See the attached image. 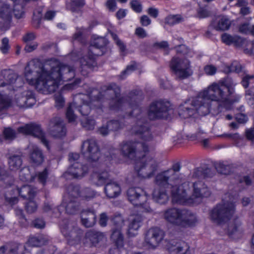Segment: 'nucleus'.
<instances>
[{"label": "nucleus", "instance_id": "f257e3e1", "mask_svg": "<svg viewBox=\"0 0 254 254\" xmlns=\"http://www.w3.org/2000/svg\"><path fill=\"white\" fill-rule=\"evenodd\" d=\"M180 169V166L176 164L173 168L157 175V187L152 193L155 201L161 204L166 202L169 197V192L174 202L185 205L197 204L200 198L210 195L209 189L203 182L186 181L179 175Z\"/></svg>", "mask_w": 254, "mask_h": 254}, {"label": "nucleus", "instance_id": "f03ea898", "mask_svg": "<svg viewBox=\"0 0 254 254\" xmlns=\"http://www.w3.org/2000/svg\"><path fill=\"white\" fill-rule=\"evenodd\" d=\"M235 84L230 78H226L218 83H213L200 91L197 96L189 99L180 106L179 115L187 118L196 113L201 116L209 114L212 109V102H215L219 106L229 110L231 105L238 102L241 97L237 95L233 98V87Z\"/></svg>", "mask_w": 254, "mask_h": 254}, {"label": "nucleus", "instance_id": "7ed1b4c3", "mask_svg": "<svg viewBox=\"0 0 254 254\" xmlns=\"http://www.w3.org/2000/svg\"><path fill=\"white\" fill-rule=\"evenodd\" d=\"M74 76L73 68L61 65L55 60L47 61L44 65L38 61H31L25 67L24 71L26 82L44 94L54 92L62 80H68Z\"/></svg>", "mask_w": 254, "mask_h": 254}, {"label": "nucleus", "instance_id": "20e7f679", "mask_svg": "<svg viewBox=\"0 0 254 254\" xmlns=\"http://www.w3.org/2000/svg\"><path fill=\"white\" fill-rule=\"evenodd\" d=\"M131 132L138 134L141 139L140 143L132 141L124 142L120 145V150L123 155L129 159H133L137 155L135 148L137 145L140 144L144 152L148 151L147 142L151 141L152 135L148 129V125L144 119L138 118L135 125L131 129Z\"/></svg>", "mask_w": 254, "mask_h": 254}, {"label": "nucleus", "instance_id": "39448f33", "mask_svg": "<svg viewBox=\"0 0 254 254\" xmlns=\"http://www.w3.org/2000/svg\"><path fill=\"white\" fill-rule=\"evenodd\" d=\"M163 217L168 223L182 227L193 226L198 222L195 214L187 209L169 208L164 211Z\"/></svg>", "mask_w": 254, "mask_h": 254}, {"label": "nucleus", "instance_id": "423d86ee", "mask_svg": "<svg viewBox=\"0 0 254 254\" xmlns=\"http://www.w3.org/2000/svg\"><path fill=\"white\" fill-rule=\"evenodd\" d=\"M97 93V90H93L89 95H79L76 96L75 101L69 105L66 112V116L68 121L71 122L75 120L76 116L73 111V109L75 108H77L83 116L88 114L91 107L88 104L86 103V100L87 99L92 98L91 104L94 106L98 105L99 100L101 99V97H96Z\"/></svg>", "mask_w": 254, "mask_h": 254}, {"label": "nucleus", "instance_id": "0eeeda50", "mask_svg": "<svg viewBox=\"0 0 254 254\" xmlns=\"http://www.w3.org/2000/svg\"><path fill=\"white\" fill-rule=\"evenodd\" d=\"M234 198L226 194L222 203L218 204L210 212V217L214 223L221 224L232 216L235 211Z\"/></svg>", "mask_w": 254, "mask_h": 254}, {"label": "nucleus", "instance_id": "6e6552de", "mask_svg": "<svg viewBox=\"0 0 254 254\" xmlns=\"http://www.w3.org/2000/svg\"><path fill=\"white\" fill-rule=\"evenodd\" d=\"M92 181L97 185L106 184L105 192L107 196L110 198L116 197L120 194V186L110 179V175L107 171H103L101 169L99 172L94 173L92 177Z\"/></svg>", "mask_w": 254, "mask_h": 254}, {"label": "nucleus", "instance_id": "1a4fd4ad", "mask_svg": "<svg viewBox=\"0 0 254 254\" xmlns=\"http://www.w3.org/2000/svg\"><path fill=\"white\" fill-rule=\"evenodd\" d=\"M12 12L18 19L22 18L24 15L23 6L21 5H15L13 9L7 2L0 1V22L3 24L0 27L2 30H6L9 28Z\"/></svg>", "mask_w": 254, "mask_h": 254}, {"label": "nucleus", "instance_id": "9d476101", "mask_svg": "<svg viewBox=\"0 0 254 254\" xmlns=\"http://www.w3.org/2000/svg\"><path fill=\"white\" fill-rule=\"evenodd\" d=\"M157 162L154 158L148 155H144L137 161L135 170L138 175L142 178H149L152 176L156 170Z\"/></svg>", "mask_w": 254, "mask_h": 254}, {"label": "nucleus", "instance_id": "9b49d317", "mask_svg": "<svg viewBox=\"0 0 254 254\" xmlns=\"http://www.w3.org/2000/svg\"><path fill=\"white\" fill-rule=\"evenodd\" d=\"M81 152L90 165L98 167L100 157L99 148L95 140L88 139L84 141L81 147Z\"/></svg>", "mask_w": 254, "mask_h": 254}, {"label": "nucleus", "instance_id": "f8f14e48", "mask_svg": "<svg viewBox=\"0 0 254 254\" xmlns=\"http://www.w3.org/2000/svg\"><path fill=\"white\" fill-rule=\"evenodd\" d=\"M127 195L129 201L133 205L140 206L143 211H150V207L146 203L148 196L141 188H131L128 190Z\"/></svg>", "mask_w": 254, "mask_h": 254}, {"label": "nucleus", "instance_id": "ddd939ff", "mask_svg": "<svg viewBox=\"0 0 254 254\" xmlns=\"http://www.w3.org/2000/svg\"><path fill=\"white\" fill-rule=\"evenodd\" d=\"M170 66L176 75L180 78H186L192 73L190 62L187 59L174 58L172 59Z\"/></svg>", "mask_w": 254, "mask_h": 254}, {"label": "nucleus", "instance_id": "4468645a", "mask_svg": "<svg viewBox=\"0 0 254 254\" xmlns=\"http://www.w3.org/2000/svg\"><path fill=\"white\" fill-rule=\"evenodd\" d=\"M79 157V154L77 153H71L69 154V160L72 164L65 174V177H67V175L69 174L72 178H79L83 177L86 173L88 168L76 162Z\"/></svg>", "mask_w": 254, "mask_h": 254}, {"label": "nucleus", "instance_id": "2eb2a0df", "mask_svg": "<svg viewBox=\"0 0 254 254\" xmlns=\"http://www.w3.org/2000/svg\"><path fill=\"white\" fill-rule=\"evenodd\" d=\"M120 89L119 87L114 83L110 85L106 90H102V92L100 93V96H109L112 94H114L115 98L112 99L110 107L113 110H117L120 109L123 106H128V103L125 102L124 99L120 98L119 94Z\"/></svg>", "mask_w": 254, "mask_h": 254}, {"label": "nucleus", "instance_id": "dca6fc26", "mask_svg": "<svg viewBox=\"0 0 254 254\" xmlns=\"http://www.w3.org/2000/svg\"><path fill=\"white\" fill-rule=\"evenodd\" d=\"M170 104L161 101L152 103L149 109L148 116L151 119L167 118V112L170 111Z\"/></svg>", "mask_w": 254, "mask_h": 254}, {"label": "nucleus", "instance_id": "f3484780", "mask_svg": "<svg viewBox=\"0 0 254 254\" xmlns=\"http://www.w3.org/2000/svg\"><path fill=\"white\" fill-rule=\"evenodd\" d=\"M164 237V232L158 228H153L148 231L145 243L149 248H155L158 246Z\"/></svg>", "mask_w": 254, "mask_h": 254}, {"label": "nucleus", "instance_id": "a211bd4d", "mask_svg": "<svg viewBox=\"0 0 254 254\" xmlns=\"http://www.w3.org/2000/svg\"><path fill=\"white\" fill-rule=\"evenodd\" d=\"M18 131L25 134H30L39 138L41 142L49 148L47 140L45 138L43 133L39 126L30 124L18 128Z\"/></svg>", "mask_w": 254, "mask_h": 254}, {"label": "nucleus", "instance_id": "6ab92c4d", "mask_svg": "<svg viewBox=\"0 0 254 254\" xmlns=\"http://www.w3.org/2000/svg\"><path fill=\"white\" fill-rule=\"evenodd\" d=\"M114 228H113L111 239L118 248L123 246V237L121 229L124 225L123 218L120 216H116L113 220Z\"/></svg>", "mask_w": 254, "mask_h": 254}, {"label": "nucleus", "instance_id": "aec40b11", "mask_svg": "<svg viewBox=\"0 0 254 254\" xmlns=\"http://www.w3.org/2000/svg\"><path fill=\"white\" fill-rule=\"evenodd\" d=\"M49 131L52 135L57 137H61L65 135L66 129L61 119L56 117L50 121Z\"/></svg>", "mask_w": 254, "mask_h": 254}, {"label": "nucleus", "instance_id": "412c9836", "mask_svg": "<svg viewBox=\"0 0 254 254\" xmlns=\"http://www.w3.org/2000/svg\"><path fill=\"white\" fill-rule=\"evenodd\" d=\"M107 44V42L105 38L100 37L95 39V41L92 43L90 49L93 55L89 58V61H83V60L81 59L80 63H81L82 65L90 66V63L93 61L94 56H98L102 54V53H100L97 51L99 49H102L101 50L102 51L104 46H105Z\"/></svg>", "mask_w": 254, "mask_h": 254}, {"label": "nucleus", "instance_id": "4be33fe9", "mask_svg": "<svg viewBox=\"0 0 254 254\" xmlns=\"http://www.w3.org/2000/svg\"><path fill=\"white\" fill-rule=\"evenodd\" d=\"M166 248L172 254H192L193 251L191 250L188 244L183 242L178 243L174 241H171L167 243Z\"/></svg>", "mask_w": 254, "mask_h": 254}, {"label": "nucleus", "instance_id": "5701e85b", "mask_svg": "<svg viewBox=\"0 0 254 254\" xmlns=\"http://www.w3.org/2000/svg\"><path fill=\"white\" fill-rule=\"evenodd\" d=\"M48 175V170L45 169L43 171L39 172L35 177L30 174V170L28 168H24L20 171L19 177L22 181H33L36 178L41 183L44 184L46 182Z\"/></svg>", "mask_w": 254, "mask_h": 254}, {"label": "nucleus", "instance_id": "b1692460", "mask_svg": "<svg viewBox=\"0 0 254 254\" xmlns=\"http://www.w3.org/2000/svg\"><path fill=\"white\" fill-rule=\"evenodd\" d=\"M142 218L139 214L131 215L129 218L128 233L130 236H134L142 225Z\"/></svg>", "mask_w": 254, "mask_h": 254}, {"label": "nucleus", "instance_id": "393cba45", "mask_svg": "<svg viewBox=\"0 0 254 254\" xmlns=\"http://www.w3.org/2000/svg\"><path fill=\"white\" fill-rule=\"evenodd\" d=\"M69 195L72 197H76L80 195L85 200H89L93 198L95 193L93 190L90 189H85L79 192V188L78 186L71 187L69 188Z\"/></svg>", "mask_w": 254, "mask_h": 254}, {"label": "nucleus", "instance_id": "a878e982", "mask_svg": "<svg viewBox=\"0 0 254 254\" xmlns=\"http://www.w3.org/2000/svg\"><path fill=\"white\" fill-rule=\"evenodd\" d=\"M228 233L231 238L237 239L242 235L243 229L241 221L238 219H235L231 223L228 227Z\"/></svg>", "mask_w": 254, "mask_h": 254}, {"label": "nucleus", "instance_id": "bb28decb", "mask_svg": "<svg viewBox=\"0 0 254 254\" xmlns=\"http://www.w3.org/2000/svg\"><path fill=\"white\" fill-rule=\"evenodd\" d=\"M231 25L229 19L224 16L216 18L212 22V26L216 30L224 31L228 30Z\"/></svg>", "mask_w": 254, "mask_h": 254}, {"label": "nucleus", "instance_id": "cd10ccee", "mask_svg": "<svg viewBox=\"0 0 254 254\" xmlns=\"http://www.w3.org/2000/svg\"><path fill=\"white\" fill-rule=\"evenodd\" d=\"M81 217L82 224L86 227H92L95 223V215L92 211H83Z\"/></svg>", "mask_w": 254, "mask_h": 254}, {"label": "nucleus", "instance_id": "c85d7f7f", "mask_svg": "<svg viewBox=\"0 0 254 254\" xmlns=\"http://www.w3.org/2000/svg\"><path fill=\"white\" fill-rule=\"evenodd\" d=\"M222 41L227 45L234 44L236 46H240L243 43V39L238 36H232L227 33L223 34L221 36Z\"/></svg>", "mask_w": 254, "mask_h": 254}, {"label": "nucleus", "instance_id": "c756f323", "mask_svg": "<svg viewBox=\"0 0 254 254\" xmlns=\"http://www.w3.org/2000/svg\"><path fill=\"white\" fill-rule=\"evenodd\" d=\"M31 150L32 152L30 154L31 162L35 165L41 164L44 160L41 151L36 146H33Z\"/></svg>", "mask_w": 254, "mask_h": 254}, {"label": "nucleus", "instance_id": "7c9ffc66", "mask_svg": "<svg viewBox=\"0 0 254 254\" xmlns=\"http://www.w3.org/2000/svg\"><path fill=\"white\" fill-rule=\"evenodd\" d=\"M87 238L89 239L93 245H96L100 243L106 241V238L101 232H89L86 234Z\"/></svg>", "mask_w": 254, "mask_h": 254}, {"label": "nucleus", "instance_id": "2f4dec72", "mask_svg": "<svg viewBox=\"0 0 254 254\" xmlns=\"http://www.w3.org/2000/svg\"><path fill=\"white\" fill-rule=\"evenodd\" d=\"M29 94H26L25 96H22L20 99L17 98L16 103L20 107H29L33 104L35 102V99L33 97L31 92H28Z\"/></svg>", "mask_w": 254, "mask_h": 254}, {"label": "nucleus", "instance_id": "473e14b6", "mask_svg": "<svg viewBox=\"0 0 254 254\" xmlns=\"http://www.w3.org/2000/svg\"><path fill=\"white\" fill-rule=\"evenodd\" d=\"M24 246L21 245L13 244L10 245L6 246H2L0 248V254L6 253V254H17V251L19 250H23Z\"/></svg>", "mask_w": 254, "mask_h": 254}, {"label": "nucleus", "instance_id": "72a5a7b5", "mask_svg": "<svg viewBox=\"0 0 254 254\" xmlns=\"http://www.w3.org/2000/svg\"><path fill=\"white\" fill-rule=\"evenodd\" d=\"M18 191L21 196L23 197L28 196L29 199L32 198L36 192V191L32 189L30 186L26 185L23 186L20 189H18Z\"/></svg>", "mask_w": 254, "mask_h": 254}, {"label": "nucleus", "instance_id": "f704fd0d", "mask_svg": "<svg viewBox=\"0 0 254 254\" xmlns=\"http://www.w3.org/2000/svg\"><path fill=\"white\" fill-rule=\"evenodd\" d=\"M9 167L10 170L16 171L18 170L22 164L21 158L19 156H13L9 158Z\"/></svg>", "mask_w": 254, "mask_h": 254}, {"label": "nucleus", "instance_id": "c9c22d12", "mask_svg": "<svg viewBox=\"0 0 254 254\" xmlns=\"http://www.w3.org/2000/svg\"><path fill=\"white\" fill-rule=\"evenodd\" d=\"M47 241V239L42 236L32 237L28 240L27 244L32 247H39L45 245Z\"/></svg>", "mask_w": 254, "mask_h": 254}, {"label": "nucleus", "instance_id": "e433bc0d", "mask_svg": "<svg viewBox=\"0 0 254 254\" xmlns=\"http://www.w3.org/2000/svg\"><path fill=\"white\" fill-rule=\"evenodd\" d=\"M63 204L65 207V210L67 213L74 214L77 210L78 203L74 200H72V198H70L68 202H64Z\"/></svg>", "mask_w": 254, "mask_h": 254}, {"label": "nucleus", "instance_id": "4c0bfd02", "mask_svg": "<svg viewBox=\"0 0 254 254\" xmlns=\"http://www.w3.org/2000/svg\"><path fill=\"white\" fill-rule=\"evenodd\" d=\"M183 20V18L180 15H170L165 18V22L170 25L179 23Z\"/></svg>", "mask_w": 254, "mask_h": 254}, {"label": "nucleus", "instance_id": "58836bf2", "mask_svg": "<svg viewBox=\"0 0 254 254\" xmlns=\"http://www.w3.org/2000/svg\"><path fill=\"white\" fill-rule=\"evenodd\" d=\"M84 4V0H71L70 3L67 4V7L72 11H76Z\"/></svg>", "mask_w": 254, "mask_h": 254}, {"label": "nucleus", "instance_id": "ea45409f", "mask_svg": "<svg viewBox=\"0 0 254 254\" xmlns=\"http://www.w3.org/2000/svg\"><path fill=\"white\" fill-rule=\"evenodd\" d=\"M81 124L86 129L92 130L94 128L95 123L94 120L85 118L82 120Z\"/></svg>", "mask_w": 254, "mask_h": 254}, {"label": "nucleus", "instance_id": "a19ab883", "mask_svg": "<svg viewBox=\"0 0 254 254\" xmlns=\"http://www.w3.org/2000/svg\"><path fill=\"white\" fill-rule=\"evenodd\" d=\"M7 73L6 74H7V82L5 83H2L1 84V86H3L5 84H11L14 83L15 82H16L18 80H19L20 79L19 78L16 77V76L15 74H14L13 73H10L9 71H6Z\"/></svg>", "mask_w": 254, "mask_h": 254}, {"label": "nucleus", "instance_id": "79ce46f5", "mask_svg": "<svg viewBox=\"0 0 254 254\" xmlns=\"http://www.w3.org/2000/svg\"><path fill=\"white\" fill-rule=\"evenodd\" d=\"M3 134L6 139H12L15 136V132L10 128H5Z\"/></svg>", "mask_w": 254, "mask_h": 254}, {"label": "nucleus", "instance_id": "37998d69", "mask_svg": "<svg viewBox=\"0 0 254 254\" xmlns=\"http://www.w3.org/2000/svg\"><path fill=\"white\" fill-rule=\"evenodd\" d=\"M239 31L242 34H249L250 31V24L247 23L241 24L239 27Z\"/></svg>", "mask_w": 254, "mask_h": 254}, {"label": "nucleus", "instance_id": "c03bdc74", "mask_svg": "<svg viewBox=\"0 0 254 254\" xmlns=\"http://www.w3.org/2000/svg\"><path fill=\"white\" fill-rule=\"evenodd\" d=\"M55 100L56 106L59 108H62L63 107L64 103V99L62 96L60 94H57L55 96Z\"/></svg>", "mask_w": 254, "mask_h": 254}, {"label": "nucleus", "instance_id": "a18cd8bd", "mask_svg": "<svg viewBox=\"0 0 254 254\" xmlns=\"http://www.w3.org/2000/svg\"><path fill=\"white\" fill-rule=\"evenodd\" d=\"M246 98L248 103L250 105L254 104V92L250 90H248L246 93Z\"/></svg>", "mask_w": 254, "mask_h": 254}, {"label": "nucleus", "instance_id": "49530a36", "mask_svg": "<svg viewBox=\"0 0 254 254\" xmlns=\"http://www.w3.org/2000/svg\"><path fill=\"white\" fill-rule=\"evenodd\" d=\"M37 207L36 202L33 200H29L26 206V208L29 213L34 212L36 210Z\"/></svg>", "mask_w": 254, "mask_h": 254}, {"label": "nucleus", "instance_id": "de8ad7c7", "mask_svg": "<svg viewBox=\"0 0 254 254\" xmlns=\"http://www.w3.org/2000/svg\"><path fill=\"white\" fill-rule=\"evenodd\" d=\"M205 73L209 75H212L215 73L216 68L212 65H207L204 68Z\"/></svg>", "mask_w": 254, "mask_h": 254}, {"label": "nucleus", "instance_id": "09e8293b", "mask_svg": "<svg viewBox=\"0 0 254 254\" xmlns=\"http://www.w3.org/2000/svg\"><path fill=\"white\" fill-rule=\"evenodd\" d=\"M108 127L111 130H116L121 127V125L118 121H114L109 122Z\"/></svg>", "mask_w": 254, "mask_h": 254}, {"label": "nucleus", "instance_id": "8fccbe9b", "mask_svg": "<svg viewBox=\"0 0 254 254\" xmlns=\"http://www.w3.org/2000/svg\"><path fill=\"white\" fill-rule=\"evenodd\" d=\"M8 43L9 41L7 38H4L2 39V45L0 47V50L4 54L6 53L9 48Z\"/></svg>", "mask_w": 254, "mask_h": 254}, {"label": "nucleus", "instance_id": "3c124183", "mask_svg": "<svg viewBox=\"0 0 254 254\" xmlns=\"http://www.w3.org/2000/svg\"><path fill=\"white\" fill-rule=\"evenodd\" d=\"M136 67L137 65L136 64H132L129 65L127 66L126 69L122 72L121 74L122 77L124 78L125 74H130L132 71L134 70Z\"/></svg>", "mask_w": 254, "mask_h": 254}, {"label": "nucleus", "instance_id": "603ef678", "mask_svg": "<svg viewBox=\"0 0 254 254\" xmlns=\"http://www.w3.org/2000/svg\"><path fill=\"white\" fill-rule=\"evenodd\" d=\"M241 64L237 62H234L229 67V71H235L239 72L241 70Z\"/></svg>", "mask_w": 254, "mask_h": 254}, {"label": "nucleus", "instance_id": "864d4df0", "mask_svg": "<svg viewBox=\"0 0 254 254\" xmlns=\"http://www.w3.org/2000/svg\"><path fill=\"white\" fill-rule=\"evenodd\" d=\"M254 78V75H246L243 77L242 80V84L245 88H247L251 81Z\"/></svg>", "mask_w": 254, "mask_h": 254}, {"label": "nucleus", "instance_id": "5fc2aeb1", "mask_svg": "<svg viewBox=\"0 0 254 254\" xmlns=\"http://www.w3.org/2000/svg\"><path fill=\"white\" fill-rule=\"evenodd\" d=\"M131 6L133 10L136 12H140L142 10L141 4L136 0H133L131 2Z\"/></svg>", "mask_w": 254, "mask_h": 254}, {"label": "nucleus", "instance_id": "6e6d98bb", "mask_svg": "<svg viewBox=\"0 0 254 254\" xmlns=\"http://www.w3.org/2000/svg\"><path fill=\"white\" fill-rule=\"evenodd\" d=\"M111 35L121 50L124 51L125 48L124 43L118 38L117 36L115 34L112 33H111Z\"/></svg>", "mask_w": 254, "mask_h": 254}, {"label": "nucleus", "instance_id": "4d7b16f0", "mask_svg": "<svg viewBox=\"0 0 254 254\" xmlns=\"http://www.w3.org/2000/svg\"><path fill=\"white\" fill-rule=\"evenodd\" d=\"M106 6L110 11H114L116 9V2L115 0H108L106 2Z\"/></svg>", "mask_w": 254, "mask_h": 254}, {"label": "nucleus", "instance_id": "13d9d810", "mask_svg": "<svg viewBox=\"0 0 254 254\" xmlns=\"http://www.w3.org/2000/svg\"><path fill=\"white\" fill-rule=\"evenodd\" d=\"M229 166H225L223 164H220L217 168L218 171H219L221 174L225 175L228 174L229 173Z\"/></svg>", "mask_w": 254, "mask_h": 254}, {"label": "nucleus", "instance_id": "bf43d9fd", "mask_svg": "<svg viewBox=\"0 0 254 254\" xmlns=\"http://www.w3.org/2000/svg\"><path fill=\"white\" fill-rule=\"evenodd\" d=\"M246 134L248 139L254 142V127L247 129Z\"/></svg>", "mask_w": 254, "mask_h": 254}, {"label": "nucleus", "instance_id": "052dcab7", "mask_svg": "<svg viewBox=\"0 0 254 254\" xmlns=\"http://www.w3.org/2000/svg\"><path fill=\"white\" fill-rule=\"evenodd\" d=\"M140 22L142 25L147 26L151 23V20L147 15H143L140 17Z\"/></svg>", "mask_w": 254, "mask_h": 254}, {"label": "nucleus", "instance_id": "680f3d73", "mask_svg": "<svg viewBox=\"0 0 254 254\" xmlns=\"http://www.w3.org/2000/svg\"><path fill=\"white\" fill-rule=\"evenodd\" d=\"M68 227H61V232L63 233V234L66 237H69L73 238L75 236V234L74 232L71 231L70 233H68L67 229Z\"/></svg>", "mask_w": 254, "mask_h": 254}, {"label": "nucleus", "instance_id": "e2e57ef3", "mask_svg": "<svg viewBox=\"0 0 254 254\" xmlns=\"http://www.w3.org/2000/svg\"><path fill=\"white\" fill-rule=\"evenodd\" d=\"M147 13L151 17L156 18L158 15V10L154 7H150L147 10Z\"/></svg>", "mask_w": 254, "mask_h": 254}, {"label": "nucleus", "instance_id": "0e129e2a", "mask_svg": "<svg viewBox=\"0 0 254 254\" xmlns=\"http://www.w3.org/2000/svg\"><path fill=\"white\" fill-rule=\"evenodd\" d=\"M135 34L140 38H144L147 36L145 30L141 27L136 29Z\"/></svg>", "mask_w": 254, "mask_h": 254}, {"label": "nucleus", "instance_id": "69168bd1", "mask_svg": "<svg viewBox=\"0 0 254 254\" xmlns=\"http://www.w3.org/2000/svg\"><path fill=\"white\" fill-rule=\"evenodd\" d=\"M209 13L204 8H200L198 11V16L200 18H205L208 16Z\"/></svg>", "mask_w": 254, "mask_h": 254}, {"label": "nucleus", "instance_id": "338daca9", "mask_svg": "<svg viewBox=\"0 0 254 254\" xmlns=\"http://www.w3.org/2000/svg\"><path fill=\"white\" fill-rule=\"evenodd\" d=\"M108 220V218L105 213H102L100 215V218L99 220V223L102 226H105L107 224V221Z\"/></svg>", "mask_w": 254, "mask_h": 254}, {"label": "nucleus", "instance_id": "774afa93", "mask_svg": "<svg viewBox=\"0 0 254 254\" xmlns=\"http://www.w3.org/2000/svg\"><path fill=\"white\" fill-rule=\"evenodd\" d=\"M56 15V12L54 11H48L44 16V18L47 20H52Z\"/></svg>", "mask_w": 254, "mask_h": 254}]
</instances>
